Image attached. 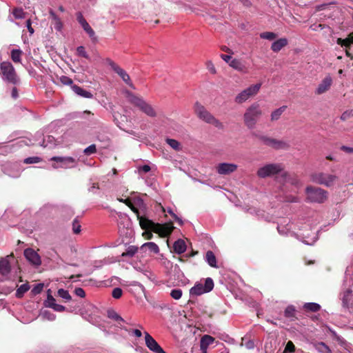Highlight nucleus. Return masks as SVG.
Returning a JSON list of instances; mask_svg holds the SVG:
<instances>
[{
  "label": "nucleus",
  "instance_id": "obj_1",
  "mask_svg": "<svg viewBox=\"0 0 353 353\" xmlns=\"http://www.w3.org/2000/svg\"><path fill=\"white\" fill-rule=\"evenodd\" d=\"M140 226L144 230H151L154 233L159 234L161 237L168 236L174 228L172 222L164 224L156 223L146 217L140 219Z\"/></svg>",
  "mask_w": 353,
  "mask_h": 353
},
{
  "label": "nucleus",
  "instance_id": "obj_2",
  "mask_svg": "<svg viewBox=\"0 0 353 353\" xmlns=\"http://www.w3.org/2000/svg\"><path fill=\"white\" fill-rule=\"evenodd\" d=\"M262 115V110L260 105L255 102L250 105L243 114V121L245 125L248 129H254L259 118Z\"/></svg>",
  "mask_w": 353,
  "mask_h": 353
},
{
  "label": "nucleus",
  "instance_id": "obj_3",
  "mask_svg": "<svg viewBox=\"0 0 353 353\" xmlns=\"http://www.w3.org/2000/svg\"><path fill=\"white\" fill-rule=\"evenodd\" d=\"M0 76L5 82L14 85L19 84L21 81L14 66L9 61L0 63Z\"/></svg>",
  "mask_w": 353,
  "mask_h": 353
},
{
  "label": "nucleus",
  "instance_id": "obj_4",
  "mask_svg": "<svg viewBox=\"0 0 353 353\" xmlns=\"http://www.w3.org/2000/svg\"><path fill=\"white\" fill-rule=\"evenodd\" d=\"M306 202L323 203L328 196L327 191L312 185L307 186L305 188Z\"/></svg>",
  "mask_w": 353,
  "mask_h": 353
},
{
  "label": "nucleus",
  "instance_id": "obj_5",
  "mask_svg": "<svg viewBox=\"0 0 353 353\" xmlns=\"http://www.w3.org/2000/svg\"><path fill=\"white\" fill-rule=\"evenodd\" d=\"M127 97L132 104L139 108L140 110L148 116L150 117H155L157 116V112L154 108L142 98L139 97L130 92H127Z\"/></svg>",
  "mask_w": 353,
  "mask_h": 353
},
{
  "label": "nucleus",
  "instance_id": "obj_6",
  "mask_svg": "<svg viewBox=\"0 0 353 353\" xmlns=\"http://www.w3.org/2000/svg\"><path fill=\"white\" fill-rule=\"evenodd\" d=\"M284 165L282 163H268L259 168L256 172L259 178L265 179L283 173Z\"/></svg>",
  "mask_w": 353,
  "mask_h": 353
},
{
  "label": "nucleus",
  "instance_id": "obj_7",
  "mask_svg": "<svg viewBox=\"0 0 353 353\" xmlns=\"http://www.w3.org/2000/svg\"><path fill=\"white\" fill-rule=\"evenodd\" d=\"M311 179L317 184L330 188L334 185L339 177L335 174L319 172L312 174Z\"/></svg>",
  "mask_w": 353,
  "mask_h": 353
},
{
  "label": "nucleus",
  "instance_id": "obj_8",
  "mask_svg": "<svg viewBox=\"0 0 353 353\" xmlns=\"http://www.w3.org/2000/svg\"><path fill=\"white\" fill-rule=\"evenodd\" d=\"M261 87V83L250 85L249 88L243 90L236 97L235 101L237 103H243L250 97L256 95L259 92Z\"/></svg>",
  "mask_w": 353,
  "mask_h": 353
},
{
  "label": "nucleus",
  "instance_id": "obj_9",
  "mask_svg": "<svg viewBox=\"0 0 353 353\" xmlns=\"http://www.w3.org/2000/svg\"><path fill=\"white\" fill-rule=\"evenodd\" d=\"M258 138L267 146L271 147L275 150H287L290 148L288 143L282 140H278L267 136H258Z\"/></svg>",
  "mask_w": 353,
  "mask_h": 353
},
{
  "label": "nucleus",
  "instance_id": "obj_10",
  "mask_svg": "<svg viewBox=\"0 0 353 353\" xmlns=\"http://www.w3.org/2000/svg\"><path fill=\"white\" fill-rule=\"evenodd\" d=\"M50 161L60 163L59 165L54 163L52 165L54 169L61 168H74L77 163V160L71 157H53L50 159Z\"/></svg>",
  "mask_w": 353,
  "mask_h": 353
},
{
  "label": "nucleus",
  "instance_id": "obj_11",
  "mask_svg": "<svg viewBox=\"0 0 353 353\" xmlns=\"http://www.w3.org/2000/svg\"><path fill=\"white\" fill-rule=\"evenodd\" d=\"M106 63L123 79V81L126 84H128L130 87L134 88V85L131 81L129 74L123 69H122L119 65H118L116 63H114L110 59H107Z\"/></svg>",
  "mask_w": 353,
  "mask_h": 353
},
{
  "label": "nucleus",
  "instance_id": "obj_12",
  "mask_svg": "<svg viewBox=\"0 0 353 353\" xmlns=\"http://www.w3.org/2000/svg\"><path fill=\"white\" fill-rule=\"evenodd\" d=\"M77 20L81 24L84 31L89 35L90 38L92 41L95 42L97 41V38L95 35V32L93 29L90 27L89 23L83 17L81 12H78L77 14Z\"/></svg>",
  "mask_w": 353,
  "mask_h": 353
},
{
  "label": "nucleus",
  "instance_id": "obj_13",
  "mask_svg": "<svg viewBox=\"0 0 353 353\" xmlns=\"http://www.w3.org/2000/svg\"><path fill=\"white\" fill-rule=\"evenodd\" d=\"M194 111L197 117L207 123H209L214 117V116L199 102H196L194 105Z\"/></svg>",
  "mask_w": 353,
  "mask_h": 353
},
{
  "label": "nucleus",
  "instance_id": "obj_14",
  "mask_svg": "<svg viewBox=\"0 0 353 353\" xmlns=\"http://www.w3.org/2000/svg\"><path fill=\"white\" fill-rule=\"evenodd\" d=\"M145 345L148 349L155 353H166L156 340L147 332H145Z\"/></svg>",
  "mask_w": 353,
  "mask_h": 353
},
{
  "label": "nucleus",
  "instance_id": "obj_15",
  "mask_svg": "<svg viewBox=\"0 0 353 353\" xmlns=\"http://www.w3.org/2000/svg\"><path fill=\"white\" fill-rule=\"evenodd\" d=\"M10 256H13V254H11L10 256H7L6 258L0 259V275L1 276V278H0L1 281H4L8 279V274H10L11 270L10 264L8 259V258Z\"/></svg>",
  "mask_w": 353,
  "mask_h": 353
},
{
  "label": "nucleus",
  "instance_id": "obj_16",
  "mask_svg": "<svg viewBox=\"0 0 353 353\" xmlns=\"http://www.w3.org/2000/svg\"><path fill=\"white\" fill-rule=\"evenodd\" d=\"M237 168V165L234 163H221L216 166V169L219 174L228 175L235 172Z\"/></svg>",
  "mask_w": 353,
  "mask_h": 353
},
{
  "label": "nucleus",
  "instance_id": "obj_17",
  "mask_svg": "<svg viewBox=\"0 0 353 353\" xmlns=\"http://www.w3.org/2000/svg\"><path fill=\"white\" fill-rule=\"evenodd\" d=\"M24 256L33 265H39L41 263L39 255L32 248L26 249L24 250Z\"/></svg>",
  "mask_w": 353,
  "mask_h": 353
},
{
  "label": "nucleus",
  "instance_id": "obj_18",
  "mask_svg": "<svg viewBox=\"0 0 353 353\" xmlns=\"http://www.w3.org/2000/svg\"><path fill=\"white\" fill-rule=\"evenodd\" d=\"M332 84V79L330 76H326L319 83L315 91L316 94H322L328 91Z\"/></svg>",
  "mask_w": 353,
  "mask_h": 353
},
{
  "label": "nucleus",
  "instance_id": "obj_19",
  "mask_svg": "<svg viewBox=\"0 0 353 353\" xmlns=\"http://www.w3.org/2000/svg\"><path fill=\"white\" fill-rule=\"evenodd\" d=\"M49 14L52 18V24L54 26V29L57 31H61L63 28V23L61 19L54 13L52 10L49 11Z\"/></svg>",
  "mask_w": 353,
  "mask_h": 353
},
{
  "label": "nucleus",
  "instance_id": "obj_20",
  "mask_svg": "<svg viewBox=\"0 0 353 353\" xmlns=\"http://www.w3.org/2000/svg\"><path fill=\"white\" fill-rule=\"evenodd\" d=\"M288 43V39L285 38L279 39L272 43L271 49L273 52H278L283 47L286 46Z\"/></svg>",
  "mask_w": 353,
  "mask_h": 353
},
{
  "label": "nucleus",
  "instance_id": "obj_21",
  "mask_svg": "<svg viewBox=\"0 0 353 353\" xmlns=\"http://www.w3.org/2000/svg\"><path fill=\"white\" fill-rule=\"evenodd\" d=\"M230 66L243 73H246L248 72V68L245 64L239 59H232L230 63Z\"/></svg>",
  "mask_w": 353,
  "mask_h": 353
},
{
  "label": "nucleus",
  "instance_id": "obj_22",
  "mask_svg": "<svg viewBox=\"0 0 353 353\" xmlns=\"http://www.w3.org/2000/svg\"><path fill=\"white\" fill-rule=\"evenodd\" d=\"M173 250L175 253L179 254L185 252L186 250V244L182 239H178L174 243Z\"/></svg>",
  "mask_w": 353,
  "mask_h": 353
},
{
  "label": "nucleus",
  "instance_id": "obj_23",
  "mask_svg": "<svg viewBox=\"0 0 353 353\" xmlns=\"http://www.w3.org/2000/svg\"><path fill=\"white\" fill-rule=\"evenodd\" d=\"M72 89L77 94L82 97L90 99L92 98L93 97V94L90 92H88L83 89L82 88L77 85H72Z\"/></svg>",
  "mask_w": 353,
  "mask_h": 353
},
{
  "label": "nucleus",
  "instance_id": "obj_24",
  "mask_svg": "<svg viewBox=\"0 0 353 353\" xmlns=\"http://www.w3.org/2000/svg\"><path fill=\"white\" fill-rule=\"evenodd\" d=\"M118 201L121 203L125 204L130 210L137 214L138 220L140 221L141 218H145L144 216H140L139 210L133 205L129 199H118Z\"/></svg>",
  "mask_w": 353,
  "mask_h": 353
},
{
  "label": "nucleus",
  "instance_id": "obj_25",
  "mask_svg": "<svg viewBox=\"0 0 353 353\" xmlns=\"http://www.w3.org/2000/svg\"><path fill=\"white\" fill-rule=\"evenodd\" d=\"M214 341V338L210 335H204L200 341L201 349H208L209 345L212 344Z\"/></svg>",
  "mask_w": 353,
  "mask_h": 353
},
{
  "label": "nucleus",
  "instance_id": "obj_26",
  "mask_svg": "<svg viewBox=\"0 0 353 353\" xmlns=\"http://www.w3.org/2000/svg\"><path fill=\"white\" fill-rule=\"evenodd\" d=\"M190 293L191 295L200 296L207 292H205L202 283H197L190 289Z\"/></svg>",
  "mask_w": 353,
  "mask_h": 353
},
{
  "label": "nucleus",
  "instance_id": "obj_27",
  "mask_svg": "<svg viewBox=\"0 0 353 353\" xmlns=\"http://www.w3.org/2000/svg\"><path fill=\"white\" fill-rule=\"evenodd\" d=\"M205 259L208 263L212 268H217L216 259L214 252L209 250L206 252Z\"/></svg>",
  "mask_w": 353,
  "mask_h": 353
},
{
  "label": "nucleus",
  "instance_id": "obj_28",
  "mask_svg": "<svg viewBox=\"0 0 353 353\" xmlns=\"http://www.w3.org/2000/svg\"><path fill=\"white\" fill-rule=\"evenodd\" d=\"M284 315L286 318L290 319L292 321L297 319L296 317V310L293 305H288L285 308Z\"/></svg>",
  "mask_w": 353,
  "mask_h": 353
},
{
  "label": "nucleus",
  "instance_id": "obj_29",
  "mask_svg": "<svg viewBox=\"0 0 353 353\" xmlns=\"http://www.w3.org/2000/svg\"><path fill=\"white\" fill-rule=\"evenodd\" d=\"M23 52L19 49H13L11 51V59L13 62L18 63L21 61V55Z\"/></svg>",
  "mask_w": 353,
  "mask_h": 353
},
{
  "label": "nucleus",
  "instance_id": "obj_30",
  "mask_svg": "<svg viewBox=\"0 0 353 353\" xmlns=\"http://www.w3.org/2000/svg\"><path fill=\"white\" fill-rule=\"evenodd\" d=\"M303 308L305 311L316 312L320 310L321 306L316 303H306L304 304Z\"/></svg>",
  "mask_w": 353,
  "mask_h": 353
},
{
  "label": "nucleus",
  "instance_id": "obj_31",
  "mask_svg": "<svg viewBox=\"0 0 353 353\" xmlns=\"http://www.w3.org/2000/svg\"><path fill=\"white\" fill-rule=\"evenodd\" d=\"M281 176L285 179V181L292 185H298L299 183V179L295 176H292L288 172L283 170Z\"/></svg>",
  "mask_w": 353,
  "mask_h": 353
},
{
  "label": "nucleus",
  "instance_id": "obj_32",
  "mask_svg": "<svg viewBox=\"0 0 353 353\" xmlns=\"http://www.w3.org/2000/svg\"><path fill=\"white\" fill-rule=\"evenodd\" d=\"M287 108V106L283 105L282 107H280L279 108L273 111L271 114V120L272 121H276L278 120L281 115L283 113V112Z\"/></svg>",
  "mask_w": 353,
  "mask_h": 353
},
{
  "label": "nucleus",
  "instance_id": "obj_33",
  "mask_svg": "<svg viewBox=\"0 0 353 353\" xmlns=\"http://www.w3.org/2000/svg\"><path fill=\"white\" fill-rule=\"evenodd\" d=\"M30 289V286L28 285V283H26L25 284L21 285L19 286L16 292V296L17 298H21L23 297V294L28 292Z\"/></svg>",
  "mask_w": 353,
  "mask_h": 353
},
{
  "label": "nucleus",
  "instance_id": "obj_34",
  "mask_svg": "<svg viewBox=\"0 0 353 353\" xmlns=\"http://www.w3.org/2000/svg\"><path fill=\"white\" fill-rule=\"evenodd\" d=\"M145 248H148L149 250L151 252L157 254L159 252V246L154 242H148L144 243L141 247V249L143 250Z\"/></svg>",
  "mask_w": 353,
  "mask_h": 353
},
{
  "label": "nucleus",
  "instance_id": "obj_35",
  "mask_svg": "<svg viewBox=\"0 0 353 353\" xmlns=\"http://www.w3.org/2000/svg\"><path fill=\"white\" fill-rule=\"evenodd\" d=\"M108 316L110 319L119 322V323H120V322H123V323L125 322V320L119 314H117L114 310H109L108 312Z\"/></svg>",
  "mask_w": 353,
  "mask_h": 353
},
{
  "label": "nucleus",
  "instance_id": "obj_36",
  "mask_svg": "<svg viewBox=\"0 0 353 353\" xmlns=\"http://www.w3.org/2000/svg\"><path fill=\"white\" fill-rule=\"evenodd\" d=\"M138 251V248L134 245L129 246L126 251L123 252L121 256H129L132 257Z\"/></svg>",
  "mask_w": 353,
  "mask_h": 353
},
{
  "label": "nucleus",
  "instance_id": "obj_37",
  "mask_svg": "<svg viewBox=\"0 0 353 353\" xmlns=\"http://www.w3.org/2000/svg\"><path fill=\"white\" fill-rule=\"evenodd\" d=\"M166 142L172 148L176 151H179L181 150V144L178 141L172 139H167Z\"/></svg>",
  "mask_w": 353,
  "mask_h": 353
},
{
  "label": "nucleus",
  "instance_id": "obj_38",
  "mask_svg": "<svg viewBox=\"0 0 353 353\" xmlns=\"http://www.w3.org/2000/svg\"><path fill=\"white\" fill-rule=\"evenodd\" d=\"M203 285L205 292L208 293L212 290L214 288V281L211 278H207L205 279L204 284Z\"/></svg>",
  "mask_w": 353,
  "mask_h": 353
},
{
  "label": "nucleus",
  "instance_id": "obj_39",
  "mask_svg": "<svg viewBox=\"0 0 353 353\" xmlns=\"http://www.w3.org/2000/svg\"><path fill=\"white\" fill-rule=\"evenodd\" d=\"M260 37L272 41L276 38V34L272 32H264L260 34Z\"/></svg>",
  "mask_w": 353,
  "mask_h": 353
},
{
  "label": "nucleus",
  "instance_id": "obj_40",
  "mask_svg": "<svg viewBox=\"0 0 353 353\" xmlns=\"http://www.w3.org/2000/svg\"><path fill=\"white\" fill-rule=\"evenodd\" d=\"M55 303H56V300L52 296V294H50V290H49L48 291L47 300L46 301L45 305L46 307H51L53 306L52 304H55Z\"/></svg>",
  "mask_w": 353,
  "mask_h": 353
},
{
  "label": "nucleus",
  "instance_id": "obj_41",
  "mask_svg": "<svg viewBox=\"0 0 353 353\" xmlns=\"http://www.w3.org/2000/svg\"><path fill=\"white\" fill-rule=\"evenodd\" d=\"M77 54L79 57H82L86 59H90V57L85 51V49L83 46H79L77 48Z\"/></svg>",
  "mask_w": 353,
  "mask_h": 353
},
{
  "label": "nucleus",
  "instance_id": "obj_42",
  "mask_svg": "<svg viewBox=\"0 0 353 353\" xmlns=\"http://www.w3.org/2000/svg\"><path fill=\"white\" fill-rule=\"evenodd\" d=\"M58 295L61 297L62 299H64L67 301L71 300L72 297L70 295L68 290H65L64 289H59L57 292Z\"/></svg>",
  "mask_w": 353,
  "mask_h": 353
},
{
  "label": "nucleus",
  "instance_id": "obj_43",
  "mask_svg": "<svg viewBox=\"0 0 353 353\" xmlns=\"http://www.w3.org/2000/svg\"><path fill=\"white\" fill-rule=\"evenodd\" d=\"M42 161L41 158L39 157H28L24 159L23 162L26 164L38 163Z\"/></svg>",
  "mask_w": 353,
  "mask_h": 353
},
{
  "label": "nucleus",
  "instance_id": "obj_44",
  "mask_svg": "<svg viewBox=\"0 0 353 353\" xmlns=\"http://www.w3.org/2000/svg\"><path fill=\"white\" fill-rule=\"evenodd\" d=\"M210 124L213 125L214 127L218 128L219 130H223L224 125L219 120L216 119L214 117L212 119V120L209 123Z\"/></svg>",
  "mask_w": 353,
  "mask_h": 353
},
{
  "label": "nucleus",
  "instance_id": "obj_45",
  "mask_svg": "<svg viewBox=\"0 0 353 353\" xmlns=\"http://www.w3.org/2000/svg\"><path fill=\"white\" fill-rule=\"evenodd\" d=\"M81 225L77 218L74 219L72 222V231L74 234H79L81 232Z\"/></svg>",
  "mask_w": 353,
  "mask_h": 353
},
{
  "label": "nucleus",
  "instance_id": "obj_46",
  "mask_svg": "<svg viewBox=\"0 0 353 353\" xmlns=\"http://www.w3.org/2000/svg\"><path fill=\"white\" fill-rule=\"evenodd\" d=\"M43 283H38L36 285H34V287L31 290L32 294L37 295L40 294L43 289Z\"/></svg>",
  "mask_w": 353,
  "mask_h": 353
},
{
  "label": "nucleus",
  "instance_id": "obj_47",
  "mask_svg": "<svg viewBox=\"0 0 353 353\" xmlns=\"http://www.w3.org/2000/svg\"><path fill=\"white\" fill-rule=\"evenodd\" d=\"M353 117V110L345 111L341 116V119L345 121Z\"/></svg>",
  "mask_w": 353,
  "mask_h": 353
},
{
  "label": "nucleus",
  "instance_id": "obj_48",
  "mask_svg": "<svg viewBox=\"0 0 353 353\" xmlns=\"http://www.w3.org/2000/svg\"><path fill=\"white\" fill-rule=\"evenodd\" d=\"M170 296L174 299L178 300L182 296V290L181 289H174L171 291Z\"/></svg>",
  "mask_w": 353,
  "mask_h": 353
},
{
  "label": "nucleus",
  "instance_id": "obj_49",
  "mask_svg": "<svg viewBox=\"0 0 353 353\" xmlns=\"http://www.w3.org/2000/svg\"><path fill=\"white\" fill-rule=\"evenodd\" d=\"M123 294V290L120 288H115L113 289L112 292V296L113 298L116 299H119L121 297Z\"/></svg>",
  "mask_w": 353,
  "mask_h": 353
},
{
  "label": "nucleus",
  "instance_id": "obj_50",
  "mask_svg": "<svg viewBox=\"0 0 353 353\" xmlns=\"http://www.w3.org/2000/svg\"><path fill=\"white\" fill-rule=\"evenodd\" d=\"M13 15L17 19H22L25 17V12L21 8H15L13 10Z\"/></svg>",
  "mask_w": 353,
  "mask_h": 353
},
{
  "label": "nucleus",
  "instance_id": "obj_51",
  "mask_svg": "<svg viewBox=\"0 0 353 353\" xmlns=\"http://www.w3.org/2000/svg\"><path fill=\"white\" fill-rule=\"evenodd\" d=\"M96 152H97V148H96V145L94 144H92V145H89L83 151L84 154L86 155H90L92 154L95 153Z\"/></svg>",
  "mask_w": 353,
  "mask_h": 353
},
{
  "label": "nucleus",
  "instance_id": "obj_52",
  "mask_svg": "<svg viewBox=\"0 0 353 353\" xmlns=\"http://www.w3.org/2000/svg\"><path fill=\"white\" fill-rule=\"evenodd\" d=\"M59 80L61 82V83L63 85H72V83H73L72 79L67 76H61L59 78Z\"/></svg>",
  "mask_w": 353,
  "mask_h": 353
},
{
  "label": "nucleus",
  "instance_id": "obj_53",
  "mask_svg": "<svg viewBox=\"0 0 353 353\" xmlns=\"http://www.w3.org/2000/svg\"><path fill=\"white\" fill-rule=\"evenodd\" d=\"M295 351V346L294 343L289 341L285 347L284 352H294Z\"/></svg>",
  "mask_w": 353,
  "mask_h": 353
},
{
  "label": "nucleus",
  "instance_id": "obj_54",
  "mask_svg": "<svg viewBox=\"0 0 353 353\" xmlns=\"http://www.w3.org/2000/svg\"><path fill=\"white\" fill-rule=\"evenodd\" d=\"M168 212L180 225H183V221H182V219L179 218L176 214H174L171 209H168Z\"/></svg>",
  "mask_w": 353,
  "mask_h": 353
},
{
  "label": "nucleus",
  "instance_id": "obj_55",
  "mask_svg": "<svg viewBox=\"0 0 353 353\" xmlns=\"http://www.w3.org/2000/svg\"><path fill=\"white\" fill-rule=\"evenodd\" d=\"M337 43L340 46H341L342 47L343 46H345L346 48H350V41H348V39H341V38H339L337 39Z\"/></svg>",
  "mask_w": 353,
  "mask_h": 353
},
{
  "label": "nucleus",
  "instance_id": "obj_56",
  "mask_svg": "<svg viewBox=\"0 0 353 353\" xmlns=\"http://www.w3.org/2000/svg\"><path fill=\"white\" fill-rule=\"evenodd\" d=\"M318 348L321 352H330V350L328 347V346L325 343H324L323 342H321V343H318Z\"/></svg>",
  "mask_w": 353,
  "mask_h": 353
},
{
  "label": "nucleus",
  "instance_id": "obj_57",
  "mask_svg": "<svg viewBox=\"0 0 353 353\" xmlns=\"http://www.w3.org/2000/svg\"><path fill=\"white\" fill-rule=\"evenodd\" d=\"M74 293L77 296L83 298L85 296V292L84 290L81 288H77L74 290Z\"/></svg>",
  "mask_w": 353,
  "mask_h": 353
},
{
  "label": "nucleus",
  "instance_id": "obj_58",
  "mask_svg": "<svg viewBox=\"0 0 353 353\" xmlns=\"http://www.w3.org/2000/svg\"><path fill=\"white\" fill-rule=\"evenodd\" d=\"M52 307H51V308H52L53 310H54L55 311L57 312H63L65 310V307L62 305H59V304H52Z\"/></svg>",
  "mask_w": 353,
  "mask_h": 353
},
{
  "label": "nucleus",
  "instance_id": "obj_59",
  "mask_svg": "<svg viewBox=\"0 0 353 353\" xmlns=\"http://www.w3.org/2000/svg\"><path fill=\"white\" fill-rule=\"evenodd\" d=\"M152 232V231L151 230H145V232L143 233V236L145 239H151L153 236Z\"/></svg>",
  "mask_w": 353,
  "mask_h": 353
},
{
  "label": "nucleus",
  "instance_id": "obj_60",
  "mask_svg": "<svg viewBox=\"0 0 353 353\" xmlns=\"http://www.w3.org/2000/svg\"><path fill=\"white\" fill-rule=\"evenodd\" d=\"M26 27H27L30 34H32L34 33V30L33 28L32 27V22L30 19L26 21Z\"/></svg>",
  "mask_w": 353,
  "mask_h": 353
},
{
  "label": "nucleus",
  "instance_id": "obj_61",
  "mask_svg": "<svg viewBox=\"0 0 353 353\" xmlns=\"http://www.w3.org/2000/svg\"><path fill=\"white\" fill-rule=\"evenodd\" d=\"M341 150L346 153H349V154L353 153V148L347 147L345 145H342L341 147Z\"/></svg>",
  "mask_w": 353,
  "mask_h": 353
},
{
  "label": "nucleus",
  "instance_id": "obj_62",
  "mask_svg": "<svg viewBox=\"0 0 353 353\" xmlns=\"http://www.w3.org/2000/svg\"><path fill=\"white\" fill-rule=\"evenodd\" d=\"M221 57L223 60H224L225 62L228 63L230 64V61H232V57L230 55H228V54H221Z\"/></svg>",
  "mask_w": 353,
  "mask_h": 353
},
{
  "label": "nucleus",
  "instance_id": "obj_63",
  "mask_svg": "<svg viewBox=\"0 0 353 353\" xmlns=\"http://www.w3.org/2000/svg\"><path fill=\"white\" fill-rule=\"evenodd\" d=\"M208 68L209 71L212 74H215L216 72V69H215L214 65L212 63V62H208Z\"/></svg>",
  "mask_w": 353,
  "mask_h": 353
},
{
  "label": "nucleus",
  "instance_id": "obj_64",
  "mask_svg": "<svg viewBox=\"0 0 353 353\" xmlns=\"http://www.w3.org/2000/svg\"><path fill=\"white\" fill-rule=\"evenodd\" d=\"M11 95H12V97L14 99H17L18 97V90L16 87H14L12 89Z\"/></svg>",
  "mask_w": 353,
  "mask_h": 353
}]
</instances>
